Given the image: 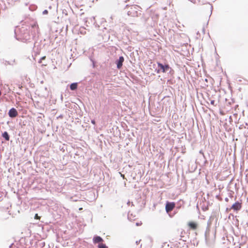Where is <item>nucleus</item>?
<instances>
[{
  "label": "nucleus",
  "instance_id": "obj_15",
  "mask_svg": "<svg viewBox=\"0 0 248 248\" xmlns=\"http://www.w3.org/2000/svg\"><path fill=\"white\" fill-rule=\"evenodd\" d=\"M211 104L214 106H216V104H215V100H211Z\"/></svg>",
  "mask_w": 248,
  "mask_h": 248
},
{
  "label": "nucleus",
  "instance_id": "obj_6",
  "mask_svg": "<svg viewBox=\"0 0 248 248\" xmlns=\"http://www.w3.org/2000/svg\"><path fill=\"white\" fill-rule=\"evenodd\" d=\"M124 61V58L123 56L120 57L118 61L117 62V67L118 69H120Z\"/></svg>",
  "mask_w": 248,
  "mask_h": 248
},
{
  "label": "nucleus",
  "instance_id": "obj_2",
  "mask_svg": "<svg viewBox=\"0 0 248 248\" xmlns=\"http://www.w3.org/2000/svg\"><path fill=\"white\" fill-rule=\"evenodd\" d=\"M175 206V204L174 202H167L166 204L165 209L167 213H169L173 210Z\"/></svg>",
  "mask_w": 248,
  "mask_h": 248
},
{
  "label": "nucleus",
  "instance_id": "obj_5",
  "mask_svg": "<svg viewBox=\"0 0 248 248\" xmlns=\"http://www.w3.org/2000/svg\"><path fill=\"white\" fill-rule=\"evenodd\" d=\"M241 203L239 202H237L234 203L232 206V209H233L234 210H239L241 208Z\"/></svg>",
  "mask_w": 248,
  "mask_h": 248
},
{
  "label": "nucleus",
  "instance_id": "obj_3",
  "mask_svg": "<svg viewBox=\"0 0 248 248\" xmlns=\"http://www.w3.org/2000/svg\"><path fill=\"white\" fill-rule=\"evenodd\" d=\"M158 67H160L162 72L165 73L167 71L169 70L170 67L169 64L163 65L162 63L160 62H157Z\"/></svg>",
  "mask_w": 248,
  "mask_h": 248
},
{
  "label": "nucleus",
  "instance_id": "obj_18",
  "mask_svg": "<svg viewBox=\"0 0 248 248\" xmlns=\"http://www.w3.org/2000/svg\"><path fill=\"white\" fill-rule=\"evenodd\" d=\"M92 123L93 124H95V121L94 120H92Z\"/></svg>",
  "mask_w": 248,
  "mask_h": 248
},
{
  "label": "nucleus",
  "instance_id": "obj_20",
  "mask_svg": "<svg viewBox=\"0 0 248 248\" xmlns=\"http://www.w3.org/2000/svg\"><path fill=\"white\" fill-rule=\"evenodd\" d=\"M157 73H160V70H158L157 71Z\"/></svg>",
  "mask_w": 248,
  "mask_h": 248
},
{
  "label": "nucleus",
  "instance_id": "obj_10",
  "mask_svg": "<svg viewBox=\"0 0 248 248\" xmlns=\"http://www.w3.org/2000/svg\"><path fill=\"white\" fill-rule=\"evenodd\" d=\"M2 137L6 140H9V135L8 134V133L7 132H4L3 134H2Z\"/></svg>",
  "mask_w": 248,
  "mask_h": 248
},
{
  "label": "nucleus",
  "instance_id": "obj_12",
  "mask_svg": "<svg viewBox=\"0 0 248 248\" xmlns=\"http://www.w3.org/2000/svg\"><path fill=\"white\" fill-rule=\"evenodd\" d=\"M32 27L36 29L37 31L39 30V27L38 25L37 24H34L32 26Z\"/></svg>",
  "mask_w": 248,
  "mask_h": 248
},
{
  "label": "nucleus",
  "instance_id": "obj_8",
  "mask_svg": "<svg viewBox=\"0 0 248 248\" xmlns=\"http://www.w3.org/2000/svg\"><path fill=\"white\" fill-rule=\"evenodd\" d=\"M93 241L94 243H98L103 241V239L101 237L97 236L93 238Z\"/></svg>",
  "mask_w": 248,
  "mask_h": 248
},
{
  "label": "nucleus",
  "instance_id": "obj_14",
  "mask_svg": "<svg viewBox=\"0 0 248 248\" xmlns=\"http://www.w3.org/2000/svg\"><path fill=\"white\" fill-rule=\"evenodd\" d=\"M46 58V56H43V57H42L40 59V61H39V63H41V62H42V60H45Z\"/></svg>",
  "mask_w": 248,
  "mask_h": 248
},
{
  "label": "nucleus",
  "instance_id": "obj_7",
  "mask_svg": "<svg viewBox=\"0 0 248 248\" xmlns=\"http://www.w3.org/2000/svg\"><path fill=\"white\" fill-rule=\"evenodd\" d=\"M188 226L192 230H196L197 228V224L194 222H189Z\"/></svg>",
  "mask_w": 248,
  "mask_h": 248
},
{
  "label": "nucleus",
  "instance_id": "obj_19",
  "mask_svg": "<svg viewBox=\"0 0 248 248\" xmlns=\"http://www.w3.org/2000/svg\"><path fill=\"white\" fill-rule=\"evenodd\" d=\"M125 2L128 1L129 0H124Z\"/></svg>",
  "mask_w": 248,
  "mask_h": 248
},
{
  "label": "nucleus",
  "instance_id": "obj_1",
  "mask_svg": "<svg viewBox=\"0 0 248 248\" xmlns=\"http://www.w3.org/2000/svg\"><path fill=\"white\" fill-rule=\"evenodd\" d=\"M140 7L137 5H132L128 11V15L132 17L138 16V11Z\"/></svg>",
  "mask_w": 248,
  "mask_h": 248
},
{
  "label": "nucleus",
  "instance_id": "obj_4",
  "mask_svg": "<svg viewBox=\"0 0 248 248\" xmlns=\"http://www.w3.org/2000/svg\"><path fill=\"white\" fill-rule=\"evenodd\" d=\"M8 114L10 117L14 118L17 116L18 113L17 110L15 108H12L10 109Z\"/></svg>",
  "mask_w": 248,
  "mask_h": 248
},
{
  "label": "nucleus",
  "instance_id": "obj_16",
  "mask_svg": "<svg viewBox=\"0 0 248 248\" xmlns=\"http://www.w3.org/2000/svg\"><path fill=\"white\" fill-rule=\"evenodd\" d=\"M43 14L44 15H46L48 14V11L47 10H45L43 12Z\"/></svg>",
  "mask_w": 248,
  "mask_h": 248
},
{
  "label": "nucleus",
  "instance_id": "obj_17",
  "mask_svg": "<svg viewBox=\"0 0 248 248\" xmlns=\"http://www.w3.org/2000/svg\"><path fill=\"white\" fill-rule=\"evenodd\" d=\"M141 224H142V222H141L136 223V225L138 226H140Z\"/></svg>",
  "mask_w": 248,
  "mask_h": 248
},
{
  "label": "nucleus",
  "instance_id": "obj_11",
  "mask_svg": "<svg viewBox=\"0 0 248 248\" xmlns=\"http://www.w3.org/2000/svg\"><path fill=\"white\" fill-rule=\"evenodd\" d=\"M98 248H108V247L105 244L101 243L98 245Z\"/></svg>",
  "mask_w": 248,
  "mask_h": 248
},
{
  "label": "nucleus",
  "instance_id": "obj_9",
  "mask_svg": "<svg viewBox=\"0 0 248 248\" xmlns=\"http://www.w3.org/2000/svg\"><path fill=\"white\" fill-rule=\"evenodd\" d=\"M78 87V84L77 83H73L70 85V89L71 90H75L77 89Z\"/></svg>",
  "mask_w": 248,
  "mask_h": 248
},
{
  "label": "nucleus",
  "instance_id": "obj_13",
  "mask_svg": "<svg viewBox=\"0 0 248 248\" xmlns=\"http://www.w3.org/2000/svg\"><path fill=\"white\" fill-rule=\"evenodd\" d=\"M34 218L36 219H40V217H39L37 214H36L35 216H34Z\"/></svg>",
  "mask_w": 248,
  "mask_h": 248
}]
</instances>
